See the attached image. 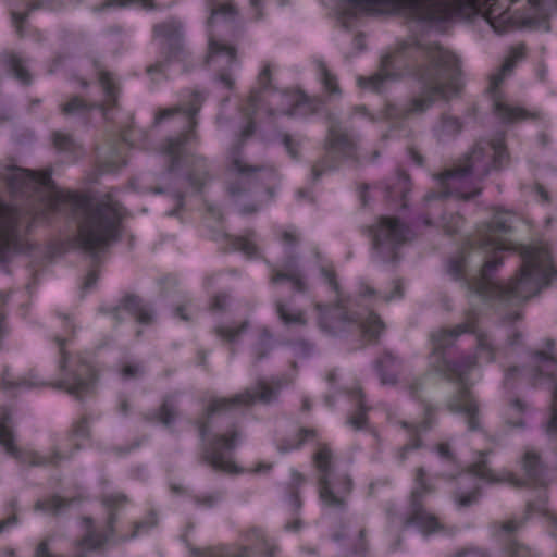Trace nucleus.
<instances>
[{
	"instance_id": "nucleus-47",
	"label": "nucleus",
	"mask_w": 557,
	"mask_h": 557,
	"mask_svg": "<svg viewBox=\"0 0 557 557\" xmlns=\"http://www.w3.org/2000/svg\"><path fill=\"white\" fill-rule=\"evenodd\" d=\"M222 237L228 242L234 250H239L250 257L257 253V246L246 236H230L223 234Z\"/></svg>"
},
{
	"instance_id": "nucleus-43",
	"label": "nucleus",
	"mask_w": 557,
	"mask_h": 557,
	"mask_svg": "<svg viewBox=\"0 0 557 557\" xmlns=\"http://www.w3.org/2000/svg\"><path fill=\"white\" fill-rule=\"evenodd\" d=\"M177 412L176 408L170 400H164L162 405L159 408L158 412L152 413L151 417L146 416L145 419L147 421H160L164 426L169 428L171 426L175 419H176Z\"/></svg>"
},
{
	"instance_id": "nucleus-62",
	"label": "nucleus",
	"mask_w": 557,
	"mask_h": 557,
	"mask_svg": "<svg viewBox=\"0 0 557 557\" xmlns=\"http://www.w3.org/2000/svg\"><path fill=\"white\" fill-rule=\"evenodd\" d=\"M393 290L383 296V299L386 302L393 301L395 299H401L404 297V286L400 280L394 281Z\"/></svg>"
},
{
	"instance_id": "nucleus-53",
	"label": "nucleus",
	"mask_w": 557,
	"mask_h": 557,
	"mask_svg": "<svg viewBox=\"0 0 557 557\" xmlns=\"http://www.w3.org/2000/svg\"><path fill=\"white\" fill-rule=\"evenodd\" d=\"M461 131V123L457 117L443 115L441 121V136H454Z\"/></svg>"
},
{
	"instance_id": "nucleus-51",
	"label": "nucleus",
	"mask_w": 557,
	"mask_h": 557,
	"mask_svg": "<svg viewBox=\"0 0 557 557\" xmlns=\"http://www.w3.org/2000/svg\"><path fill=\"white\" fill-rule=\"evenodd\" d=\"M454 500L458 508H468L479 500V487H474L471 492L465 493L456 491L454 493Z\"/></svg>"
},
{
	"instance_id": "nucleus-4",
	"label": "nucleus",
	"mask_w": 557,
	"mask_h": 557,
	"mask_svg": "<svg viewBox=\"0 0 557 557\" xmlns=\"http://www.w3.org/2000/svg\"><path fill=\"white\" fill-rule=\"evenodd\" d=\"M394 62L420 87L418 94L404 103L387 102L382 111L386 120L400 122L423 114L437 99L447 100L460 90V60L436 42L406 41L401 44Z\"/></svg>"
},
{
	"instance_id": "nucleus-58",
	"label": "nucleus",
	"mask_w": 557,
	"mask_h": 557,
	"mask_svg": "<svg viewBox=\"0 0 557 557\" xmlns=\"http://www.w3.org/2000/svg\"><path fill=\"white\" fill-rule=\"evenodd\" d=\"M296 357L307 358L313 354L314 345L306 339H298L290 343Z\"/></svg>"
},
{
	"instance_id": "nucleus-11",
	"label": "nucleus",
	"mask_w": 557,
	"mask_h": 557,
	"mask_svg": "<svg viewBox=\"0 0 557 557\" xmlns=\"http://www.w3.org/2000/svg\"><path fill=\"white\" fill-rule=\"evenodd\" d=\"M327 135L324 143L325 154L311 169V181L318 182L325 171L336 170L338 161L345 160L355 165L362 162L360 154V135L343 128L338 116L332 112L325 113Z\"/></svg>"
},
{
	"instance_id": "nucleus-10",
	"label": "nucleus",
	"mask_w": 557,
	"mask_h": 557,
	"mask_svg": "<svg viewBox=\"0 0 557 557\" xmlns=\"http://www.w3.org/2000/svg\"><path fill=\"white\" fill-rule=\"evenodd\" d=\"M320 274L330 288L337 295V302L333 307L319 302L315 304V309L319 311V327L330 335H338L341 332L351 327L372 339H376L385 330V324L381 318L374 312H369L364 318L349 312L341 299V287L334 269L321 265Z\"/></svg>"
},
{
	"instance_id": "nucleus-5",
	"label": "nucleus",
	"mask_w": 557,
	"mask_h": 557,
	"mask_svg": "<svg viewBox=\"0 0 557 557\" xmlns=\"http://www.w3.org/2000/svg\"><path fill=\"white\" fill-rule=\"evenodd\" d=\"M351 9L373 15H403L419 23L437 26L454 18L470 20L482 14L497 34L515 28L522 16L510 11L519 0H345ZM534 15H549L546 0H524Z\"/></svg>"
},
{
	"instance_id": "nucleus-35",
	"label": "nucleus",
	"mask_w": 557,
	"mask_h": 557,
	"mask_svg": "<svg viewBox=\"0 0 557 557\" xmlns=\"http://www.w3.org/2000/svg\"><path fill=\"white\" fill-rule=\"evenodd\" d=\"M318 433L314 429L300 428L297 432L296 440L284 438L277 446V449L282 454H286L292 450L300 449L304 444L310 440H314Z\"/></svg>"
},
{
	"instance_id": "nucleus-28",
	"label": "nucleus",
	"mask_w": 557,
	"mask_h": 557,
	"mask_svg": "<svg viewBox=\"0 0 557 557\" xmlns=\"http://www.w3.org/2000/svg\"><path fill=\"white\" fill-rule=\"evenodd\" d=\"M409 176L398 171L393 177H389L383 182L384 197L392 202L399 203L401 208L407 207V195L411 189Z\"/></svg>"
},
{
	"instance_id": "nucleus-54",
	"label": "nucleus",
	"mask_w": 557,
	"mask_h": 557,
	"mask_svg": "<svg viewBox=\"0 0 557 557\" xmlns=\"http://www.w3.org/2000/svg\"><path fill=\"white\" fill-rule=\"evenodd\" d=\"M7 510L10 511L11 513L7 519H3L0 521V533L18 523V517H17L18 503H17L16 498H12L8 503Z\"/></svg>"
},
{
	"instance_id": "nucleus-14",
	"label": "nucleus",
	"mask_w": 557,
	"mask_h": 557,
	"mask_svg": "<svg viewBox=\"0 0 557 557\" xmlns=\"http://www.w3.org/2000/svg\"><path fill=\"white\" fill-rule=\"evenodd\" d=\"M334 455L325 443H319L317 451L312 455V461L318 470L319 498L329 508L344 511L347 507V498L354 490V481L346 473L333 474Z\"/></svg>"
},
{
	"instance_id": "nucleus-61",
	"label": "nucleus",
	"mask_w": 557,
	"mask_h": 557,
	"mask_svg": "<svg viewBox=\"0 0 557 557\" xmlns=\"http://www.w3.org/2000/svg\"><path fill=\"white\" fill-rule=\"evenodd\" d=\"M462 216L459 214L451 215L449 221H446V218H443V226L447 234H455L459 231L462 225Z\"/></svg>"
},
{
	"instance_id": "nucleus-48",
	"label": "nucleus",
	"mask_w": 557,
	"mask_h": 557,
	"mask_svg": "<svg viewBox=\"0 0 557 557\" xmlns=\"http://www.w3.org/2000/svg\"><path fill=\"white\" fill-rule=\"evenodd\" d=\"M525 410V404L519 399L515 398L509 404V411L506 417V424L512 428H520L523 429L525 426L524 419L519 417H513V413L522 414Z\"/></svg>"
},
{
	"instance_id": "nucleus-20",
	"label": "nucleus",
	"mask_w": 557,
	"mask_h": 557,
	"mask_svg": "<svg viewBox=\"0 0 557 557\" xmlns=\"http://www.w3.org/2000/svg\"><path fill=\"white\" fill-rule=\"evenodd\" d=\"M425 476L424 468H418L414 478L416 486L411 491L408 510L401 520V529L406 530L410 527H416L423 535L429 536L440 531L443 527L438 519L424 507L426 497L435 492V487Z\"/></svg>"
},
{
	"instance_id": "nucleus-33",
	"label": "nucleus",
	"mask_w": 557,
	"mask_h": 557,
	"mask_svg": "<svg viewBox=\"0 0 557 557\" xmlns=\"http://www.w3.org/2000/svg\"><path fill=\"white\" fill-rule=\"evenodd\" d=\"M57 7V0H32L27 3L26 10L24 12H11V17L13 25L16 27V32L20 36L23 35L22 33V25L26 22L30 13L35 10L39 9H48L52 10Z\"/></svg>"
},
{
	"instance_id": "nucleus-55",
	"label": "nucleus",
	"mask_w": 557,
	"mask_h": 557,
	"mask_svg": "<svg viewBox=\"0 0 557 557\" xmlns=\"http://www.w3.org/2000/svg\"><path fill=\"white\" fill-rule=\"evenodd\" d=\"M145 374V368L143 363H125L120 370V375L123 380H134Z\"/></svg>"
},
{
	"instance_id": "nucleus-16",
	"label": "nucleus",
	"mask_w": 557,
	"mask_h": 557,
	"mask_svg": "<svg viewBox=\"0 0 557 557\" xmlns=\"http://www.w3.org/2000/svg\"><path fill=\"white\" fill-rule=\"evenodd\" d=\"M55 343L60 346L61 358L59 370L61 379L52 386L55 389H64L69 395L77 400L92 393L98 380L96 369L84 359L71 360L64 350L67 342L65 336H55Z\"/></svg>"
},
{
	"instance_id": "nucleus-57",
	"label": "nucleus",
	"mask_w": 557,
	"mask_h": 557,
	"mask_svg": "<svg viewBox=\"0 0 557 557\" xmlns=\"http://www.w3.org/2000/svg\"><path fill=\"white\" fill-rule=\"evenodd\" d=\"M281 143L284 146L286 152L293 160H299V151L298 147L300 146V141L295 139L292 135L287 133H282Z\"/></svg>"
},
{
	"instance_id": "nucleus-6",
	"label": "nucleus",
	"mask_w": 557,
	"mask_h": 557,
	"mask_svg": "<svg viewBox=\"0 0 557 557\" xmlns=\"http://www.w3.org/2000/svg\"><path fill=\"white\" fill-rule=\"evenodd\" d=\"M277 394L278 388H273L259 380L253 387L246 388L233 397L212 398L202 416L195 422L201 441L199 463L211 467L215 472L243 473L244 470L232 458V453L243 438V432L231 413L234 409L251 406L257 400L270 404L275 400Z\"/></svg>"
},
{
	"instance_id": "nucleus-46",
	"label": "nucleus",
	"mask_w": 557,
	"mask_h": 557,
	"mask_svg": "<svg viewBox=\"0 0 557 557\" xmlns=\"http://www.w3.org/2000/svg\"><path fill=\"white\" fill-rule=\"evenodd\" d=\"M272 334L270 333L269 330L263 329L260 334L259 342L255 345L252 349L255 362H259L262 359L267 358L272 351Z\"/></svg>"
},
{
	"instance_id": "nucleus-64",
	"label": "nucleus",
	"mask_w": 557,
	"mask_h": 557,
	"mask_svg": "<svg viewBox=\"0 0 557 557\" xmlns=\"http://www.w3.org/2000/svg\"><path fill=\"white\" fill-rule=\"evenodd\" d=\"M455 557H486V554L478 548H467L457 552Z\"/></svg>"
},
{
	"instance_id": "nucleus-23",
	"label": "nucleus",
	"mask_w": 557,
	"mask_h": 557,
	"mask_svg": "<svg viewBox=\"0 0 557 557\" xmlns=\"http://www.w3.org/2000/svg\"><path fill=\"white\" fill-rule=\"evenodd\" d=\"M0 446L4 448L5 453L12 458L27 462L33 467L42 466H58L63 459V456L55 449L48 456H40L36 453H23L14 442V433L12 430V417L9 410L3 409L0 413Z\"/></svg>"
},
{
	"instance_id": "nucleus-37",
	"label": "nucleus",
	"mask_w": 557,
	"mask_h": 557,
	"mask_svg": "<svg viewBox=\"0 0 557 557\" xmlns=\"http://www.w3.org/2000/svg\"><path fill=\"white\" fill-rule=\"evenodd\" d=\"M52 141L55 149L59 152L67 153L73 156V160L76 159L78 151L81 150L79 144L73 138L72 135L62 133V132H53L52 133Z\"/></svg>"
},
{
	"instance_id": "nucleus-60",
	"label": "nucleus",
	"mask_w": 557,
	"mask_h": 557,
	"mask_svg": "<svg viewBox=\"0 0 557 557\" xmlns=\"http://www.w3.org/2000/svg\"><path fill=\"white\" fill-rule=\"evenodd\" d=\"M228 302V295L225 293H219L213 297L210 308L214 312H223L227 309Z\"/></svg>"
},
{
	"instance_id": "nucleus-12",
	"label": "nucleus",
	"mask_w": 557,
	"mask_h": 557,
	"mask_svg": "<svg viewBox=\"0 0 557 557\" xmlns=\"http://www.w3.org/2000/svg\"><path fill=\"white\" fill-rule=\"evenodd\" d=\"M258 88L252 89L249 98V111L248 114H253L256 111L263 107L264 97L263 94L272 92L273 97L280 98L281 104H288L287 109H277L274 110L271 106L273 101L268 102V113L270 116H274L276 112L292 116H308L315 113L321 112L325 102L322 98L319 97H309L304 92L298 94H287V92H277L276 88L272 85V73L271 65L267 63L261 72L258 75Z\"/></svg>"
},
{
	"instance_id": "nucleus-50",
	"label": "nucleus",
	"mask_w": 557,
	"mask_h": 557,
	"mask_svg": "<svg viewBox=\"0 0 557 557\" xmlns=\"http://www.w3.org/2000/svg\"><path fill=\"white\" fill-rule=\"evenodd\" d=\"M358 410L354 416L349 417L347 420V423L356 430H360L366 425L368 410V408L364 405L363 395L361 391H358Z\"/></svg>"
},
{
	"instance_id": "nucleus-26",
	"label": "nucleus",
	"mask_w": 557,
	"mask_h": 557,
	"mask_svg": "<svg viewBox=\"0 0 557 557\" xmlns=\"http://www.w3.org/2000/svg\"><path fill=\"white\" fill-rule=\"evenodd\" d=\"M281 282H289L294 293L306 294L308 290L306 275L298 262V257L293 252H287L282 261L281 269H274L272 272L270 283L275 285Z\"/></svg>"
},
{
	"instance_id": "nucleus-63",
	"label": "nucleus",
	"mask_w": 557,
	"mask_h": 557,
	"mask_svg": "<svg viewBox=\"0 0 557 557\" xmlns=\"http://www.w3.org/2000/svg\"><path fill=\"white\" fill-rule=\"evenodd\" d=\"M98 278H99L98 272L96 270H90L87 273V275L82 284L81 288H82L83 293H87L90 289H92L96 286Z\"/></svg>"
},
{
	"instance_id": "nucleus-45",
	"label": "nucleus",
	"mask_w": 557,
	"mask_h": 557,
	"mask_svg": "<svg viewBox=\"0 0 557 557\" xmlns=\"http://www.w3.org/2000/svg\"><path fill=\"white\" fill-rule=\"evenodd\" d=\"M72 502H74V499H64L58 495H54L47 500H37L35 504V510L52 512L57 515L67 508Z\"/></svg>"
},
{
	"instance_id": "nucleus-44",
	"label": "nucleus",
	"mask_w": 557,
	"mask_h": 557,
	"mask_svg": "<svg viewBox=\"0 0 557 557\" xmlns=\"http://www.w3.org/2000/svg\"><path fill=\"white\" fill-rule=\"evenodd\" d=\"M158 523V517L154 510H150L148 515L133 523V532L128 536H122L120 539L121 542H125L132 539H136L140 534L147 533L150 529L156 527Z\"/></svg>"
},
{
	"instance_id": "nucleus-24",
	"label": "nucleus",
	"mask_w": 557,
	"mask_h": 557,
	"mask_svg": "<svg viewBox=\"0 0 557 557\" xmlns=\"http://www.w3.org/2000/svg\"><path fill=\"white\" fill-rule=\"evenodd\" d=\"M515 66V60L508 59L502 65L498 73L492 76L491 79V92L493 97V112L497 115L504 123H511L517 120H522L528 117V112L520 108L513 107L509 103L502 100L500 95L498 92V86L503 83L504 78L507 74L511 73Z\"/></svg>"
},
{
	"instance_id": "nucleus-49",
	"label": "nucleus",
	"mask_w": 557,
	"mask_h": 557,
	"mask_svg": "<svg viewBox=\"0 0 557 557\" xmlns=\"http://www.w3.org/2000/svg\"><path fill=\"white\" fill-rule=\"evenodd\" d=\"M138 7L145 10H150L154 8L152 0H107L104 3H102L100 7L96 8V11H103L110 7Z\"/></svg>"
},
{
	"instance_id": "nucleus-17",
	"label": "nucleus",
	"mask_w": 557,
	"mask_h": 557,
	"mask_svg": "<svg viewBox=\"0 0 557 557\" xmlns=\"http://www.w3.org/2000/svg\"><path fill=\"white\" fill-rule=\"evenodd\" d=\"M153 36L160 40L159 48L161 60L147 66L148 75L164 73L165 69L174 63L182 64V72H187L194 66L190 52L186 49L181 25L174 21H168L153 26Z\"/></svg>"
},
{
	"instance_id": "nucleus-21",
	"label": "nucleus",
	"mask_w": 557,
	"mask_h": 557,
	"mask_svg": "<svg viewBox=\"0 0 557 557\" xmlns=\"http://www.w3.org/2000/svg\"><path fill=\"white\" fill-rule=\"evenodd\" d=\"M98 79L103 91L104 102H88L78 96H73L60 104L61 113L66 117L73 116L86 121L91 111L98 110L107 117L109 109L117 106L121 87L114 75L108 71H100Z\"/></svg>"
},
{
	"instance_id": "nucleus-29",
	"label": "nucleus",
	"mask_w": 557,
	"mask_h": 557,
	"mask_svg": "<svg viewBox=\"0 0 557 557\" xmlns=\"http://www.w3.org/2000/svg\"><path fill=\"white\" fill-rule=\"evenodd\" d=\"M522 468L529 483L537 486L547 484V468L537 451L528 448L522 456Z\"/></svg>"
},
{
	"instance_id": "nucleus-19",
	"label": "nucleus",
	"mask_w": 557,
	"mask_h": 557,
	"mask_svg": "<svg viewBox=\"0 0 557 557\" xmlns=\"http://www.w3.org/2000/svg\"><path fill=\"white\" fill-rule=\"evenodd\" d=\"M239 543L194 548L195 557H275L278 547L273 544L261 528L251 527L239 535Z\"/></svg>"
},
{
	"instance_id": "nucleus-42",
	"label": "nucleus",
	"mask_w": 557,
	"mask_h": 557,
	"mask_svg": "<svg viewBox=\"0 0 557 557\" xmlns=\"http://www.w3.org/2000/svg\"><path fill=\"white\" fill-rule=\"evenodd\" d=\"M224 496L225 492L223 490H215L209 493L194 494L190 497L196 507L211 509L220 504Z\"/></svg>"
},
{
	"instance_id": "nucleus-30",
	"label": "nucleus",
	"mask_w": 557,
	"mask_h": 557,
	"mask_svg": "<svg viewBox=\"0 0 557 557\" xmlns=\"http://www.w3.org/2000/svg\"><path fill=\"white\" fill-rule=\"evenodd\" d=\"M403 361L392 351H384L375 361L374 369L383 385H396Z\"/></svg>"
},
{
	"instance_id": "nucleus-18",
	"label": "nucleus",
	"mask_w": 557,
	"mask_h": 557,
	"mask_svg": "<svg viewBox=\"0 0 557 557\" xmlns=\"http://www.w3.org/2000/svg\"><path fill=\"white\" fill-rule=\"evenodd\" d=\"M372 237L375 257L381 262H393L398 259V249L413 237L412 230L398 218L380 216L368 227Z\"/></svg>"
},
{
	"instance_id": "nucleus-39",
	"label": "nucleus",
	"mask_w": 557,
	"mask_h": 557,
	"mask_svg": "<svg viewBox=\"0 0 557 557\" xmlns=\"http://www.w3.org/2000/svg\"><path fill=\"white\" fill-rule=\"evenodd\" d=\"M368 531L362 528L350 549H343L336 557H367L370 550V543L367 537Z\"/></svg>"
},
{
	"instance_id": "nucleus-13",
	"label": "nucleus",
	"mask_w": 557,
	"mask_h": 557,
	"mask_svg": "<svg viewBox=\"0 0 557 557\" xmlns=\"http://www.w3.org/2000/svg\"><path fill=\"white\" fill-rule=\"evenodd\" d=\"M255 129L253 121H248L242 131L243 140L231 151L228 171L234 177L230 180L227 190L232 197L242 196L251 191L259 181L267 184V191L271 197L273 196V185L278 180V174L274 165H250L242 158L243 141L250 137L255 133Z\"/></svg>"
},
{
	"instance_id": "nucleus-38",
	"label": "nucleus",
	"mask_w": 557,
	"mask_h": 557,
	"mask_svg": "<svg viewBox=\"0 0 557 557\" xmlns=\"http://www.w3.org/2000/svg\"><path fill=\"white\" fill-rule=\"evenodd\" d=\"M317 66L324 90L331 97H341L342 90L337 84V77L326 67L323 61H318Z\"/></svg>"
},
{
	"instance_id": "nucleus-2",
	"label": "nucleus",
	"mask_w": 557,
	"mask_h": 557,
	"mask_svg": "<svg viewBox=\"0 0 557 557\" xmlns=\"http://www.w3.org/2000/svg\"><path fill=\"white\" fill-rule=\"evenodd\" d=\"M511 215L496 213L447 263V272L455 281H461L473 297L486 302L507 322L519 320L518 307L557 278L546 246L519 245L522 263L518 275L508 284L492 280L493 272L503 264L496 253L515 248L504 238L511 232Z\"/></svg>"
},
{
	"instance_id": "nucleus-59",
	"label": "nucleus",
	"mask_w": 557,
	"mask_h": 557,
	"mask_svg": "<svg viewBox=\"0 0 557 557\" xmlns=\"http://www.w3.org/2000/svg\"><path fill=\"white\" fill-rule=\"evenodd\" d=\"M72 435L79 438H88L90 436L89 420L87 417H83L74 424Z\"/></svg>"
},
{
	"instance_id": "nucleus-7",
	"label": "nucleus",
	"mask_w": 557,
	"mask_h": 557,
	"mask_svg": "<svg viewBox=\"0 0 557 557\" xmlns=\"http://www.w3.org/2000/svg\"><path fill=\"white\" fill-rule=\"evenodd\" d=\"M508 161L502 139L478 140L463 159L436 176L438 190H432L425 201L456 196L465 200L482 193L481 183L493 172L500 171Z\"/></svg>"
},
{
	"instance_id": "nucleus-27",
	"label": "nucleus",
	"mask_w": 557,
	"mask_h": 557,
	"mask_svg": "<svg viewBox=\"0 0 557 557\" xmlns=\"http://www.w3.org/2000/svg\"><path fill=\"white\" fill-rule=\"evenodd\" d=\"M546 493L544 491H541L537 496V499L528 500L525 511L521 518L513 517L507 521H503L499 523L500 532L507 535H511L524 525V523L529 520L532 513L539 512L547 515L548 512L546 509Z\"/></svg>"
},
{
	"instance_id": "nucleus-34",
	"label": "nucleus",
	"mask_w": 557,
	"mask_h": 557,
	"mask_svg": "<svg viewBox=\"0 0 557 557\" xmlns=\"http://www.w3.org/2000/svg\"><path fill=\"white\" fill-rule=\"evenodd\" d=\"M275 312L285 326L307 325L308 321L302 310L290 311L287 305L278 299L275 301Z\"/></svg>"
},
{
	"instance_id": "nucleus-25",
	"label": "nucleus",
	"mask_w": 557,
	"mask_h": 557,
	"mask_svg": "<svg viewBox=\"0 0 557 557\" xmlns=\"http://www.w3.org/2000/svg\"><path fill=\"white\" fill-rule=\"evenodd\" d=\"M123 312H126L138 323L144 325L151 324L154 319L152 307L135 294H126L121 298L117 306L111 308L109 311L116 323H122L124 321Z\"/></svg>"
},
{
	"instance_id": "nucleus-9",
	"label": "nucleus",
	"mask_w": 557,
	"mask_h": 557,
	"mask_svg": "<svg viewBox=\"0 0 557 557\" xmlns=\"http://www.w3.org/2000/svg\"><path fill=\"white\" fill-rule=\"evenodd\" d=\"M207 7L210 12L207 18L209 29V48L206 63L209 65L221 66L216 79L227 89H233L235 81L230 73V69L238 63L236 48L226 44L216 37L218 28L221 24L230 25L233 30V37L239 38L244 32L239 21V9L233 2H222L219 0H207Z\"/></svg>"
},
{
	"instance_id": "nucleus-8",
	"label": "nucleus",
	"mask_w": 557,
	"mask_h": 557,
	"mask_svg": "<svg viewBox=\"0 0 557 557\" xmlns=\"http://www.w3.org/2000/svg\"><path fill=\"white\" fill-rule=\"evenodd\" d=\"M206 96L202 92L194 91L186 106H178L175 108L163 109L156 115L154 122L160 123L163 120L172 117L176 113H182L184 120L188 125L186 133L180 134L175 137H170L165 140L162 151L170 158L169 165L162 174L164 186H156L151 191L156 195L168 194L170 195L175 207L166 212L169 216H180V212L184 209L185 193L175 187L174 181L176 180L175 171L181 166L185 159V145L196 138L195 127L197 125L196 115L199 112Z\"/></svg>"
},
{
	"instance_id": "nucleus-56",
	"label": "nucleus",
	"mask_w": 557,
	"mask_h": 557,
	"mask_svg": "<svg viewBox=\"0 0 557 557\" xmlns=\"http://www.w3.org/2000/svg\"><path fill=\"white\" fill-rule=\"evenodd\" d=\"M506 553L508 557H532L530 548L518 543L513 539L508 540L506 544Z\"/></svg>"
},
{
	"instance_id": "nucleus-22",
	"label": "nucleus",
	"mask_w": 557,
	"mask_h": 557,
	"mask_svg": "<svg viewBox=\"0 0 557 557\" xmlns=\"http://www.w3.org/2000/svg\"><path fill=\"white\" fill-rule=\"evenodd\" d=\"M127 497L121 493H112L104 495L102 504L108 510V519L106 530L98 532L94 528V521L91 518H84L86 524V532L84 536L78 541L77 546L86 548L87 550H96L103 547L115 534V522L117 521L116 511L125 506Z\"/></svg>"
},
{
	"instance_id": "nucleus-41",
	"label": "nucleus",
	"mask_w": 557,
	"mask_h": 557,
	"mask_svg": "<svg viewBox=\"0 0 557 557\" xmlns=\"http://www.w3.org/2000/svg\"><path fill=\"white\" fill-rule=\"evenodd\" d=\"M249 327V322L243 321L238 325H224L220 324L214 327V334L221 339L234 343L238 339V337L245 333Z\"/></svg>"
},
{
	"instance_id": "nucleus-52",
	"label": "nucleus",
	"mask_w": 557,
	"mask_h": 557,
	"mask_svg": "<svg viewBox=\"0 0 557 557\" xmlns=\"http://www.w3.org/2000/svg\"><path fill=\"white\" fill-rule=\"evenodd\" d=\"M35 384L28 380H22V381H18V382H15L12 380V374H11V371L8 367H5L2 371V374H1V387L2 389L4 391H9V389H12V388H16V387H26V388H30L33 387Z\"/></svg>"
},
{
	"instance_id": "nucleus-1",
	"label": "nucleus",
	"mask_w": 557,
	"mask_h": 557,
	"mask_svg": "<svg viewBox=\"0 0 557 557\" xmlns=\"http://www.w3.org/2000/svg\"><path fill=\"white\" fill-rule=\"evenodd\" d=\"M7 169L5 180L11 194L27 199L35 197L36 203L21 209L0 202V262L30 252L33 245L26 236L33 224L49 223L57 215L77 221L78 244L94 261L121 239L124 208L112 193H106L97 200L62 190L42 195L41 187L49 177H40L34 171L15 165Z\"/></svg>"
},
{
	"instance_id": "nucleus-15",
	"label": "nucleus",
	"mask_w": 557,
	"mask_h": 557,
	"mask_svg": "<svg viewBox=\"0 0 557 557\" xmlns=\"http://www.w3.org/2000/svg\"><path fill=\"white\" fill-rule=\"evenodd\" d=\"M432 374L424 372L419 375H413L406 380L404 389L416 401H419L423 409V419L419 423H409L403 421L401 428L408 432V442L398 449L397 459L404 462L407 455L422 446L421 436L429 433L436 423L437 407L432 405L424 397L430 385Z\"/></svg>"
},
{
	"instance_id": "nucleus-40",
	"label": "nucleus",
	"mask_w": 557,
	"mask_h": 557,
	"mask_svg": "<svg viewBox=\"0 0 557 557\" xmlns=\"http://www.w3.org/2000/svg\"><path fill=\"white\" fill-rule=\"evenodd\" d=\"M487 454L488 451H480L479 460L470 468V475L484 480L488 483L499 482L500 479L487 466Z\"/></svg>"
},
{
	"instance_id": "nucleus-36",
	"label": "nucleus",
	"mask_w": 557,
	"mask_h": 557,
	"mask_svg": "<svg viewBox=\"0 0 557 557\" xmlns=\"http://www.w3.org/2000/svg\"><path fill=\"white\" fill-rule=\"evenodd\" d=\"M396 74L392 72H379L369 77L359 76L357 78L358 86L374 92H381L385 88V84L389 79H395Z\"/></svg>"
},
{
	"instance_id": "nucleus-3",
	"label": "nucleus",
	"mask_w": 557,
	"mask_h": 557,
	"mask_svg": "<svg viewBox=\"0 0 557 557\" xmlns=\"http://www.w3.org/2000/svg\"><path fill=\"white\" fill-rule=\"evenodd\" d=\"M432 341L431 362L435 371L459 383L457 392L446 400L447 410L463 414L469 431L480 430L479 406L469 389L467 375L475 367L476 358L486 362L495 360L494 339L478 326V312L471 309L463 322L438 330Z\"/></svg>"
},
{
	"instance_id": "nucleus-31",
	"label": "nucleus",
	"mask_w": 557,
	"mask_h": 557,
	"mask_svg": "<svg viewBox=\"0 0 557 557\" xmlns=\"http://www.w3.org/2000/svg\"><path fill=\"white\" fill-rule=\"evenodd\" d=\"M0 62L5 71L17 79L21 84L28 86L33 78L28 69L24 64V60L12 51H3L0 54Z\"/></svg>"
},
{
	"instance_id": "nucleus-32",
	"label": "nucleus",
	"mask_w": 557,
	"mask_h": 557,
	"mask_svg": "<svg viewBox=\"0 0 557 557\" xmlns=\"http://www.w3.org/2000/svg\"><path fill=\"white\" fill-rule=\"evenodd\" d=\"M210 166L206 160V158L201 156H195L193 160V168L185 176V180L188 182L189 186L196 191L200 193L203 186L209 182Z\"/></svg>"
}]
</instances>
